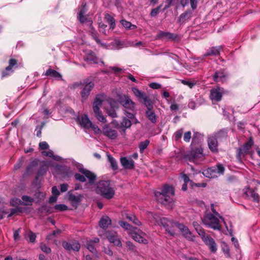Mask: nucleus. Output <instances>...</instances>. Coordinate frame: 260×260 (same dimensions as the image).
I'll list each match as a JSON object with an SVG mask.
<instances>
[{
    "label": "nucleus",
    "instance_id": "obj_34",
    "mask_svg": "<svg viewBox=\"0 0 260 260\" xmlns=\"http://www.w3.org/2000/svg\"><path fill=\"white\" fill-rule=\"evenodd\" d=\"M22 204L24 205H31L34 201V198L27 196H23L22 197Z\"/></svg>",
    "mask_w": 260,
    "mask_h": 260
},
{
    "label": "nucleus",
    "instance_id": "obj_59",
    "mask_svg": "<svg viewBox=\"0 0 260 260\" xmlns=\"http://www.w3.org/2000/svg\"><path fill=\"white\" fill-rule=\"evenodd\" d=\"M110 69L114 72V73L116 74L120 73L123 71V69L116 67H110Z\"/></svg>",
    "mask_w": 260,
    "mask_h": 260
},
{
    "label": "nucleus",
    "instance_id": "obj_42",
    "mask_svg": "<svg viewBox=\"0 0 260 260\" xmlns=\"http://www.w3.org/2000/svg\"><path fill=\"white\" fill-rule=\"evenodd\" d=\"M81 195L75 196L73 194H70L69 196V199L72 202L79 203L81 201Z\"/></svg>",
    "mask_w": 260,
    "mask_h": 260
},
{
    "label": "nucleus",
    "instance_id": "obj_51",
    "mask_svg": "<svg viewBox=\"0 0 260 260\" xmlns=\"http://www.w3.org/2000/svg\"><path fill=\"white\" fill-rule=\"evenodd\" d=\"M40 248L43 252L46 253L51 252V249L45 244H42L40 246Z\"/></svg>",
    "mask_w": 260,
    "mask_h": 260
},
{
    "label": "nucleus",
    "instance_id": "obj_10",
    "mask_svg": "<svg viewBox=\"0 0 260 260\" xmlns=\"http://www.w3.org/2000/svg\"><path fill=\"white\" fill-rule=\"evenodd\" d=\"M224 93V90L223 88L219 87L213 88L210 90V98L212 101L219 102L221 101Z\"/></svg>",
    "mask_w": 260,
    "mask_h": 260
},
{
    "label": "nucleus",
    "instance_id": "obj_9",
    "mask_svg": "<svg viewBox=\"0 0 260 260\" xmlns=\"http://www.w3.org/2000/svg\"><path fill=\"white\" fill-rule=\"evenodd\" d=\"M131 233L129 234L132 238L136 241L143 244H147V240L144 237L145 235V233L139 229L136 228L134 229Z\"/></svg>",
    "mask_w": 260,
    "mask_h": 260
},
{
    "label": "nucleus",
    "instance_id": "obj_21",
    "mask_svg": "<svg viewBox=\"0 0 260 260\" xmlns=\"http://www.w3.org/2000/svg\"><path fill=\"white\" fill-rule=\"evenodd\" d=\"M203 241L209 247V249L212 252H215L216 251L217 245L212 238L208 236H204V237H203Z\"/></svg>",
    "mask_w": 260,
    "mask_h": 260
},
{
    "label": "nucleus",
    "instance_id": "obj_39",
    "mask_svg": "<svg viewBox=\"0 0 260 260\" xmlns=\"http://www.w3.org/2000/svg\"><path fill=\"white\" fill-rule=\"evenodd\" d=\"M88 22H89V27H90V31L91 32L92 37L94 38V39L97 42H99V39L98 38L96 31H95V29H94V28L93 27V26L92 25V21L91 20H89Z\"/></svg>",
    "mask_w": 260,
    "mask_h": 260
},
{
    "label": "nucleus",
    "instance_id": "obj_60",
    "mask_svg": "<svg viewBox=\"0 0 260 260\" xmlns=\"http://www.w3.org/2000/svg\"><path fill=\"white\" fill-rule=\"evenodd\" d=\"M160 8V6L155 8V9H152V10L151 11V16H155L157 15V14L158 13V12H159V10Z\"/></svg>",
    "mask_w": 260,
    "mask_h": 260
},
{
    "label": "nucleus",
    "instance_id": "obj_35",
    "mask_svg": "<svg viewBox=\"0 0 260 260\" xmlns=\"http://www.w3.org/2000/svg\"><path fill=\"white\" fill-rule=\"evenodd\" d=\"M126 218L137 225L139 226V225H141V222L139 220V219L134 215L126 214Z\"/></svg>",
    "mask_w": 260,
    "mask_h": 260
},
{
    "label": "nucleus",
    "instance_id": "obj_25",
    "mask_svg": "<svg viewBox=\"0 0 260 260\" xmlns=\"http://www.w3.org/2000/svg\"><path fill=\"white\" fill-rule=\"evenodd\" d=\"M222 47L221 46L210 48L208 50H207L204 56H208L211 55H219L220 54V51Z\"/></svg>",
    "mask_w": 260,
    "mask_h": 260
},
{
    "label": "nucleus",
    "instance_id": "obj_32",
    "mask_svg": "<svg viewBox=\"0 0 260 260\" xmlns=\"http://www.w3.org/2000/svg\"><path fill=\"white\" fill-rule=\"evenodd\" d=\"M45 75L47 76H50L54 78H60L61 77V75L56 71L55 70L52 69H48L46 71Z\"/></svg>",
    "mask_w": 260,
    "mask_h": 260
},
{
    "label": "nucleus",
    "instance_id": "obj_29",
    "mask_svg": "<svg viewBox=\"0 0 260 260\" xmlns=\"http://www.w3.org/2000/svg\"><path fill=\"white\" fill-rule=\"evenodd\" d=\"M203 174L207 177L210 178H213L217 177L216 171L214 167L208 168L207 170L204 171Z\"/></svg>",
    "mask_w": 260,
    "mask_h": 260
},
{
    "label": "nucleus",
    "instance_id": "obj_22",
    "mask_svg": "<svg viewBox=\"0 0 260 260\" xmlns=\"http://www.w3.org/2000/svg\"><path fill=\"white\" fill-rule=\"evenodd\" d=\"M147 108V110L146 112V116L147 118L152 123H155L157 121V116L154 112L151 109L152 105L151 101L150 102V105L146 106Z\"/></svg>",
    "mask_w": 260,
    "mask_h": 260
},
{
    "label": "nucleus",
    "instance_id": "obj_40",
    "mask_svg": "<svg viewBox=\"0 0 260 260\" xmlns=\"http://www.w3.org/2000/svg\"><path fill=\"white\" fill-rule=\"evenodd\" d=\"M149 141L146 140L144 141L141 142L139 144V149L141 153H143V151L147 147L149 144Z\"/></svg>",
    "mask_w": 260,
    "mask_h": 260
},
{
    "label": "nucleus",
    "instance_id": "obj_6",
    "mask_svg": "<svg viewBox=\"0 0 260 260\" xmlns=\"http://www.w3.org/2000/svg\"><path fill=\"white\" fill-rule=\"evenodd\" d=\"M191 146V149L186 154L185 158L190 161L198 163L200 159H202L204 157L203 149L200 146L194 147L192 143Z\"/></svg>",
    "mask_w": 260,
    "mask_h": 260
},
{
    "label": "nucleus",
    "instance_id": "obj_41",
    "mask_svg": "<svg viewBox=\"0 0 260 260\" xmlns=\"http://www.w3.org/2000/svg\"><path fill=\"white\" fill-rule=\"evenodd\" d=\"M131 125H132V122H131V120L126 118H124L121 122V127L127 128L130 127Z\"/></svg>",
    "mask_w": 260,
    "mask_h": 260
},
{
    "label": "nucleus",
    "instance_id": "obj_48",
    "mask_svg": "<svg viewBox=\"0 0 260 260\" xmlns=\"http://www.w3.org/2000/svg\"><path fill=\"white\" fill-rule=\"evenodd\" d=\"M183 129H180L178 130L175 133V139L176 141H178L179 139H180L183 135Z\"/></svg>",
    "mask_w": 260,
    "mask_h": 260
},
{
    "label": "nucleus",
    "instance_id": "obj_26",
    "mask_svg": "<svg viewBox=\"0 0 260 260\" xmlns=\"http://www.w3.org/2000/svg\"><path fill=\"white\" fill-rule=\"evenodd\" d=\"M245 194L249 198H251L253 201L256 202H259V196L253 190L250 188H247L245 191Z\"/></svg>",
    "mask_w": 260,
    "mask_h": 260
},
{
    "label": "nucleus",
    "instance_id": "obj_2",
    "mask_svg": "<svg viewBox=\"0 0 260 260\" xmlns=\"http://www.w3.org/2000/svg\"><path fill=\"white\" fill-rule=\"evenodd\" d=\"M96 192L103 198L111 199L115 195V190L111 186L109 181L101 180L97 184Z\"/></svg>",
    "mask_w": 260,
    "mask_h": 260
},
{
    "label": "nucleus",
    "instance_id": "obj_46",
    "mask_svg": "<svg viewBox=\"0 0 260 260\" xmlns=\"http://www.w3.org/2000/svg\"><path fill=\"white\" fill-rule=\"evenodd\" d=\"M9 66L6 68V71H11L12 69V68L17 64V61L16 59L12 58L9 60Z\"/></svg>",
    "mask_w": 260,
    "mask_h": 260
},
{
    "label": "nucleus",
    "instance_id": "obj_50",
    "mask_svg": "<svg viewBox=\"0 0 260 260\" xmlns=\"http://www.w3.org/2000/svg\"><path fill=\"white\" fill-rule=\"evenodd\" d=\"M181 83L184 85L188 86L189 88H192L195 85L196 83L187 80H182Z\"/></svg>",
    "mask_w": 260,
    "mask_h": 260
},
{
    "label": "nucleus",
    "instance_id": "obj_37",
    "mask_svg": "<svg viewBox=\"0 0 260 260\" xmlns=\"http://www.w3.org/2000/svg\"><path fill=\"white\" fill-rule=\"evenodd\" d=\"M120 22L122 26L126 29H134L137 27L135 25H133L130 22L125 20H121Z\"/></svg>",
    "mask_w": 260,
    "mask_h": 260
},
{
    "label": "nucleus",
    "instance_id": "obj_57",
    "mask_svg": "<svg viewBox=\"0 0 260 260\" xmlns=\"http://www.w3.org/2000/svg\"><path fill=\"white\" fill-rule=\"evenodd\" d=\"M149 86L153 89H157L161 87V85L159 83L153 82L149 84Z\"/></svg>",
    "mask_w": 260,
    "mask_h": 260
},
{
    "label": "nucleus",
    "instance_id": "obj_47",
    "mask_svg": "<svg viewBox=\"0 0 260 260\" xmlns=\"http://www.w3.org/2000/svg\"><path fill=\"white\" fill-rule=\"evenodd\" d=\"M126 245L127 247L128 250L134 252H137L136 246L130 241L126 242Z\"/></svg>",
    "mask_w": 260,
    "mask_h": 260
},
{
    "label": "nucleus",
    "instance_id": "obj_58",
    "mask_svg": "<svg viewBox=\"0 0 260 260\" xmlns=\"http://www.w3.org/2000/svg\"><path fill=\"white\" fill-rule=\"evenodd\" d=\"M39 147L41 149L45 150L48 149L49 145L46 142H42L40 143Z\"/></svg>",
    "mask_w": 260,
    "mask_h": 260
},
{
    "label": "nucleus",
    "instance_id": "obj_62",
    "mask_svg": "<svg viewBox=\"0 0 260 260\" xmlns=\"http://www.w3.org/2000/svg\"><path fill=\"white\" fill-rule=\"evenodd\" d=\"M68 189V185L66 183H63L60 185V190L61 192H65Z\"/></svg>",
    "mask_w": 260,
    "mask_h": 260
},
{
    "label": "nucleus",
    "instance_id": "obj_28",
    "mask_svg": "<svg viewBox=\"0 0 260 260\" xmlns=\"http://www.w3.org/2000/svg\"><path fill=\"white\" fill-rule=\"evenodd\" d=\"M111 224V220L108 216H103L99 221V225L103 229L107 228Z\"/></svg>",
    "mask_w": 260,
    "mask_h": 260
},
{
    "label": "nucleus",
    "instance_id": "obj_43",
    "mask_svg": "<svg viewBox=\"0 0 260 260\" xmlns=\"http://www.w3.org/2000/svg\"><path fill=\"white\" fill-rule=\"evenodd\" d=\"M213 136L217 138V140H220L226 137L227 133L225 131L221 130L218 132Z\"/></svg>",
    "mask_w": 260,
    "mask_h": 260
},
{
    "label": "nucleus",
    "instance_id": "obj_15",
    "mask_svg": "<svg viewBox=\"0 0 260 260\" xmlns=\"http://www.w3.org/2000/svg\"><path fill=\"white\" fill-rule=\"evenodd\" d=\"M62 245L63 247L68 251L73 250L74 251H78L80 249V244L76 241H73L71 242L63 241Z\"/></svg>",
    "mask_w": 260,
    "mask_h": 260
},
{
    "label": "nucleus",
    "instance_id": "obj_64",
    "mask_svg": "<svg viewBox=\"0 0 260 260\" xmlns=\"http://www.w3.org/2000/svg\"><path fill=\"white\" fill-rule=\"evenodd\" d=\"M191 7L192 9H195L197 7V0H190Z\"/></svg>",
    "mask_w": 260,
    "mask_h": 260
},
{
    "label": "nucleus",
    "instance_id": "obj_55",
    "mask_svg": "<svg viewBox=\"0 0 260 260\" xmlns=\"http://www.w3.org/2000/svg\"><path fill=\"white\" fill-rule=\"evenodd\" d=\"M109 22L110 23L111 27L114 28L115 26V21L113 17H111L109 15H107L106 16Z\"/></svg>",
    "mask_w": 260,
    "mask_h": 260
},
{
    "label": "nucleus",
    "instance_id": "obj_11",
    "mask_svg": "<svg viewBox=\"0 0 260 260\" xmlns=\"http://www.w3.org/2000/svg\"><path fill=\"white\" fill-rule=\"evenodd\" d=\"M106 236L109 241L113 243L114 245L119 247H122V244L121 241L117 233L114 232H108L106 234Z\"/></svg>",
    "mask_w": 260,
    "mask_h": 260
},
{
    "label": "nucleus",
    "instance_id": "obj_31",
    "mask_svg": "<svg viewBox=\"0 0 260 260\" xmlns=\"http://www.w3.org/2000/svg\"><path fill=\"white\" fill-rule=\"evenodd\" d=\"M211 209L212 211V212L215 215L218 216L219 217V218H220L222 221L223 222L226 229H227L228 231H229V229H228V227L227 226V224L225 222V221H224V219H223V218L214 209V205L213 204H212L211 205ZM229 233L230 235H232V231L231 230H229Z\"/></svg>",
    "mask_w": 260,
    "mask_h": 260
},
{
    "label": "nucleus",
    "instance_id": "obj_17",
    "mask_svg": "<svg viewBox=\"0 0 260 260\" xmlns=\"http://www.w3.org/2000/svg\"><path fill=\"white\" fill-rule=\"evenodd\" d=\"M228 78V74L224 70H220L216 71L213 76V79L214 81L218 82H224Z\"/></svg>",
    "mask_w": 260,
    "mask_h": 260
},
{
    "label": "nucleus",
    "instance_id": "obj_5",
    "mask_svg": "<svg viewBox=\"0 0 260 260\" xmlns=\"http://www.w3.org/2000/svg\"><path fill=\"white\" fill-rule=\"evenodd\" d=\"M218 218L211 213H207L205 215L203 222L205 225L213 230H220L221 225Z\"/></svg>",
    "mask_w": 260,
    "mask_h": 260
},
{
    "label": "nucleus",
    "instance_id": "obj_14",
    "mask_svg": "<svg viewBox=\"0 0 260 260\" xmlns=\"http://www.w3.org/2000/svg\"><path fill=\"white\" fill-rule=\"evenodd\" d=\"M103 134L110 139H115L118 136L117 131L109 125H105L103 128Z\"/></svg>",
    "mask_w": 260,
    "mask_h": 260
},
{
    "label": "nucleus",
    "instance_id": "obj_53",
    "mask_svg": "<svg viewBox=\"0 0 260 260\" xmlns=\"http://www.w3.org/2000/svg\"><path fill=\"white\" fill-rule=\"evenodd\" d=\"M191 138V132H187L184 133L183 139L184 141L186 142H188Z\"/></svg>",
    "mask_w": 260,
    "mask_h": 260
},
{
    "label": "nucleus",
    "instance_id": "obj_7",
    "mask_svg": "<svg viewBox=\"0 0 260 260\" xmlns=\"http://www.w3.org/2000/svg\"><path fill=\"white\" fill-rule=\"evenodd\" d=\"M104 101L100 97H96L93 103V111L96 118L103 123L107 122L106 118L103 116L102 111L100 110V107Z\"/></svg>",
    "mask_w": 260,
    "mask_h": 260
},
{
    "label": "nucleus",
    "instance_id": "obj_1",
    "mask_svg": "<svg viewBox=\"0 0 260 260\" xmlns=\"http://www.w3.org/2000/svg\"><path fill=\"white\" fill-rule=\"evenodd\" d=\"M175 194L174 188L172 186L166 184L164 186L161 191H156L155 196L160 203L167 208H173L174 205L173 197Z\"/></svg>",
    "mask_w": 260,
    "mask_h": 260
},
{
    "label": "nucleus",
    "instance_id": "obj_12",
    "mask_svg": "<svg viewBox=\"0 0 260 260\" xmlns=\"http://www.w3.org/2000/svg\"><path fill=\"white\" fill-rule=\"evenodd\" d=\"M176 226L179 230L182 235L189 241H193L194 236L190 231L189 229L185 225L177 223Z\"/></svg>",
    "mask_w": 260,
    "mask_h": 260
},
{
    "label": "nucleus",
    "instance_id": "obj_56",
    "mask_svg": "<svg viewBox=\"0 0 260 260\" xmlns=\"http://www.w3.org/2000/svg\"><path fill=\"white\" fill-rule=\"evenodd\" d=\"M91 128L93 129L94 132L96 134H99L101 133H103V130L101 131V129L97 125H93L92 124V126L91 127Z\"/></svg>",
    "mask_w": 260,
    "mask_h": 260
},
{
    "label": "nucleus",
    "instance_id": "obj_23",
    "mask_svg": "<svg viewBox=\"0 0 260 260\" xmlns=\"http://www.w3.org/2000/svg\"><path fill=\"white\" fill-rule=\"evenodd\" d=\"M182 179L183 180L184 183H189V186L193 188L194 187H205L206 186V183H195L192 180H190L188 176L186 174H183L181 176Z\"/></svg>",
    "mask_w": 260,
    "mask_h": 260
},
{
    "label": "nucleus",
    "instance_id": "obj_24",
    "mask_svg": "<svg viewBox=\"0 0 260 260\" xmlns=\"http://www.w3.org/2000/svg\"><path fill=\"white\" fill-rule=\"evenodd\" d=\"M120 162L122 167L125 169L131 170L134 168L135 162L132 159L123 157L120 158Z\"/></svg>",
    "mask_w": 260,
    "mask_h": 260
},
{
    "label": "nucleus",
    "instance_id": "obj_13",
    "mask_svg": "<svg viewBox=\"0 0 260 260\" xmlns=\"http://www.w3.org/2000/svg\"><path fill=\"white\" fill-rule=\"evenodd\" d=\"M132 91L136 97L140 100H143V103L145 106H150L151 100L145 92L141 91L136 87L132 88Z\"/></svg>",
    "mask_w": 260,
    "mask_h": 260
},
{
    "label": "nucleus",
    "instance_id": "obj_3",
    "mask_svg": "<svg viewBox=\"0 0 260 260\" xmlns=\"http://www.w3.org/2000/svg\"><path fill=\"white\" fill-rule=\"evenodd\" d=\"M119 103L123 107L125 115L130 119H133L136 114L135 103L128 96H121Z\"/></svg>",
    "mask_w": 260,
    "mask_h": 260
},
{
    "label": "nucleus",
    "instance_id": "obj_52",
    "mask_svg": "<svg viewBox=\"0 0 260 260\" xmlns=\"http://www.w3.org/2000/svg\"><path fill=\"white\" fill-rule=\"evenodd\" d=\"M75 177L76 180H79L81 182H84L86 181L85 176L77 173L75 175Z\"/></svg>",
    "mask_w": 260,
    "mask_h": 260
},
{
    "label": "nucleus",
    "instance_id": "obj_19",
    "mask_svg": "<svg viewBox=\"0 0 260 260\" xmlns=\"http://www.w3.org/2000/svg\"><path fill=\"white\" fill-rule=\"evenodd\" d=\"M253 143V139L250 137L249 140L243 145V147L238 149L239 155H241L248 154Z\"/></svg>",
    "mask_w": 260,
    "mask_h": 260
},
{
    "label": "nucleus",
    "instance_id": "obj_44",
    "mask_svg": "<svg viewBox=\"0 0 260 260\" xmlns=\"http://www.w3.org/2000/svg\"><path fill=\"white\" fill-rule=\"evenodd\" d=\"M86 248L92 253H96V250L94 247V244H93V241H88L86 244Z\"/></svg>",
    "mask_w": 260,
    "mask_h": 260
},
{
    "label": "nucleus",
    "instance_id": "obj_16",
    "mask_svg": "<svg viewBox=\"0 0 260 260\" xmlns=\"http://www.w3.org/2000/svg\"><path fill=\"white\" fill-rule=\"evenodd\" d=\"M77 122L81 126L86 129L91 128L92 126V122L86 114L78 116L77 117Z\"/></svg>",
    "mask_w": 260,
    "mask_h": 260
},
{
    "label": "nucleus",
    "instance_id": "obj_30",
    "mask_svg": "<svg viewBox=\"0 0 260 260\" xmlns=\"http://www.w3.org/2000/svg\"><path fill=\"white\" fill-rule=\"evenodd\" d=\"M86 12V9L85 8V7H83L79 13L78 15V19L81 23L87 22L88 23V25H89V20L90 19H88L86 16H84V14Z\"/></svg>",
    "mask_w": 260,
    "mask_h": 260
},
{
    "label": "nucleus",
    "instance_id": "obj_63",
    "mask_svg": "<svg viewBox=\"0 0 260 260\" xmlns=\"http://www.w3.org/2000/svg\"><path fill=\"white\" fill-rule=\"evenodd\" d=\"M42 154L44 156H48V157H52L53 153L51 151H43L42 152Z\"/></svg>",
    "mask_w": 260,
    "mask_h": 260
},
{
    "label": "nucleus",
    "instance_id": "obj_20",
    "mask_svg": "<svg viewBox=\"0 0 260 260\" xmlns=\"http://www.w3.org/2000/svg\"><path fill=\"white\" fill-rule=\"evenodd\" d=\"M208 145L210 150L215 153L218 151V141L217 138L213 135L210 136L208 139Z\"/></svg>",
    "mask_w": 260,
    "mask_h": 260
},
{
    "label": "nucleus",
    "instance_id": "obj_38",
    "mask_svg": "<svg viewBox=\"0 0 260 260\" xmlns=\"http://www.w3.org/2000/svg\"><path fill=\"white\" fill-rule=\"evenodd\" d=\"M25 237L26 238H28L30 242L34 243L36 240V235L31 231H29L26 232Z\"/></svg>",
    "mask_w": 260,
    "mask_h": 260
},
{
    "label": "nucleus",
    "instance_id": "obj_36",
    "mask_svg": "<svg viewBox=\"0 0 260 260\" xmlns=\"http://www.w3.org/2000/svg\"><path fill=\"white\" fill-rule=\"evenodd\" d=\"M108 161L111 164V167L113 170H117L118 169V164L116 160L110 155L107 154Z\"/></svg>",
    "mask_w": 260,
    "mask_h": 260
},
{
    "label": "nucleus",
    "instance_id": "obj_27",
    "mask_svg": "<svg viewBox=\"0 0 260 260\" xmlns=\"http://www.w3.org/2000/svg\"><path fill=\"white\" fill-rule=\"evenodd\" d=\"M80 172L84 174V175L88 179L89 182L90 183H93L94 182L96 178V176L93 173L88 170L84 169L81 170Z\"/></svg>",
    "mask_w": 260,
    "mask_h": 260
},
{
    "label": "nucleus",
    "instance_id": "obj_18",
    "mask_svg": "<svg viewBox=\"0 0 260 260\" xmlns=\"http://www.w3.org/2000/svg\"><path fill=\"white\" fill-rule=\"evenodd\" d=\"M94 84L92 82H89L86 84L81 93L82 102L84 101L88 98L91 90L93 89Z\"/></svg>",
    "mask_w": 260,
    "mask_h": 260
},
{
    "label": "nucleus",
    "instance_id": "obj_49",
    "mask_svg": "<svg viewBox=\"0 0 260 260\" xmlns=\"http://www.w3.org/2000/svg\"><path fill=\"white\" fill-rule=\"evenodd\" d=\"M54 208L59 211H65L67 210L68 209V207L66 206L65 205L62 204H58L56 205L54 207Z\"/></svg>",
    "mask_w": 260,
    "mask_h": 260
},
{
    "label": "nucleus",
    "instance_id": "obj_33",
    "mask_svg": "<svg viewBox=\"0 0 260 260\" xmlns=\"http://www.w3.org/2000/svg\"><path fill=\"white\" fill-rule=\"evenodd\" d=\"M119 224L122 228L128 231V234H129L133 230H134V229L135 228L131 226L129 223L125 221H120L119 222Z\"/></svg>",
    "mask_w": 260,
    "mask_h": 260
},
{
    "label": "nucleus",
    "instance_id": "obj_61",
    "mask_svg": "<svg viewBox=\"0 0 260 260\" xmlns=\"http://www.w3.org/2000/svg\"><path fill=\"white\" fill-rule=\"evenodd\" d=\"M52 193L53 196L57 197L59 194V192L56 186H53L52 188Z\"/></svg>",
    "mask_w": 260,
    "mask_h": 260
},
{
    "label": "nucleus",
    "instance_id": "obj_8",
    "mask_svg": "<svg viewBox=\"0 0 260 260\" xmlns=\"http://www.w3.org/2000/svg\"><path fill=\"white\" fill-rule=\"evenodd\" d=\"M156 39H160L166 41H174L178 42L181 40V37L176 34L170 32L160 31L155 37Z\"/></svg>",
    "mask_w": 260,
    "mask_h": 260
},
{
    "label": "nucleus",
    "instance_id": "obj_4",
    "mask_svg": "<svg viewBox=\"0 0 260 260\" xmlns=\"http://www.w3.org/2000/svg\"><path fill=\"white\" fill-rule=\"evenodd\" d=\"M158 225H162L170 235L174 236L175 235V227L176 226L177 222H174L172 220H170L166 217L160 218L157 220L155 217H154Z\"/></svg>",
    "mask_w": 260,
    "mask_h": 260
},
{
    "label": "nucleus",
    "instance_id": "obj_54",
    "mask_svg": "<svg viewBox=\"0 0 260 260\" xmlns=\"http://www.w3.org/2000/svg\"><path fill=\"white\" fill-rule=\"evenodd\" d=\"M11 204L13 206H16L17 205H22V201L18 199H13L11 201Z\"/></svg>",
    "mask_w": 260,
    "mask_h": 260
},
{
    "label": "nucleus",
    "instance_id": "obj_45",
    "mask_svg": "<svg viewBox=\"0 0 260 260\" xmlns=\"http://www.w3.org/2000/svg\"><path fill=\"white\" fill-rule=\"evenodd\" d=\"M216 171L217 175L223 174L224 171V168L220 164L218 165L216 167H214Z\"/></svg>",
    "mask_w": 260,
    "mask_h": 260
}]
</instances>
